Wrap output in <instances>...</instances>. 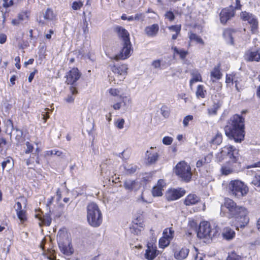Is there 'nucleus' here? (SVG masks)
Here are the masks:
<instances>
[{
	"label": "nucleus",
	"instance_id": "1",
	"mask_svg": "<svg viewBox=\"0 0 260 260\" xmlns=\"http://www.w3.org/2000/svg\"><path fill=\"white\" fill-rule=\"evenodd\" d=\"M238 150L232 145H226L222 148L221 151L217 154V159L218 161L226 160L228 164L223 165L220 169L223 175H228L234 172V169L231 163H235L239 160Z\"/></svg>",
	"mask_w": 260,
	"mask_h": 260
},
{
	"label": "nucleus",
	"instance_id": "2",
	"mask_svg": "<svg viewBox=\"0 0 260 260\" xmlns=\"http://www.w3.org/2000/svg\"><path fill=\"white\" fill-rule=\"evenodd\" d=\"M244 118L238 114L234 115L224 128L225 135L236 142H241L244 137Z\"/></svg>",
	"mask_w": 260,
	"mask_h": 260
},
{
	"label": "nucleus",
	"instance_id": "3",
	"mask_svg": "<svg viewBox=\"0 0 260 260\" xmlns=\"http://www.w3.org/2000/svg\"><path fill=\"white\" fill-rule=\"evenodd\" d=\"M87 212L89 224L93 227L99 226L102 222L103 216L98 206L93 202L89 203L87 207Z\"/></svg>",
	"mask_w": 260,
	"mask_h": 260
},
{
	"label": "nucleus",
	"instance_id": "4",
	"mask_svg": "<svg viewBox=\"0 0 260 260\" xmlns=\"http://www.w3.org/2000/svg\"><path fill=\"white\" fill-rule=\"evenodd\" d=\"M229 193L237 198H241L245 196L249 191L247 186L242 181L239 180H232L228 186Z\"/></svg>",
	"mask_w": 260,
	"mask_h": 260
},
{
	"label": "nucleus",
	"instance_id": "5",
	"mask_svg": "<svg viewBox=\"0 0 260 260\" xmlns=\"http://www.w3.org/2000/svg\"><path fill=\"white\" fill-rule=\"evenodd\" d=\"M174 172L182 181L189 182L192 176L190 166L185 161L179 162L175 166Z\"/></svg>",
	"mask_w": 260,
	"mask_h": 260
},
{
	"label": "nucleus",
	"instance_id": "6",
	"mask_svg": "<svg viewBox=\"0 0 260 260\" xmlns=\"http://www.w3.org/2000/svg\"><path fill=\"white\" fill-rule=\"evenodd\" d=\"M218 229L217 227L212 228L208 221H203L200 224L197 236L200 239H211L217 235Z\"/></svg>",
	"mask_w": 260,
	"mask_h": 260
},
{
	"label": "nucleus",
	"instance_id": "7",
	"mask_svg": "<svg viewBox=\"0 0 260 260\" xmlns=\"http://www.w3.org/2000/svg\"><path fill=\"white\" fill-rule=\"evenodd\" d=\"M57 240L60 251L66 255H71L74 253V249L67 234L59 232Z\"/></svg>",
	"mask_w": 260,
	"mask_h": 260
},
{
	"label": "nucleus",
	"instance_id": "8",
	"mask_svg": "<svg viewBox=\"0 0 260 260\" xmlns=\"http://www.w3.org/2000/svg\"><path fill=\"white\" fill-rule=\"evenodd\" d=\"M234 217L235 218L236 229L238 230L239 228H244L249 223V218L248 216V211L244 207L241 208L239 212Z\"/></svg>",
	"mask_w": 260,
	"mask_h": 260
},
{
	"label": "nucleus",
	"instance_id": "9",
	"mask_svg": "<svg viewBox=\"0 0 260 260\" xmlns=\"http://www.w3.org/2000/svg\"><path fill=\"white\" fill-rule=\"evenodd\" d=\"M241 19L244 21H247L250 25L251 31L252 34L257 32L258 21L252 14L246 11L242 12L240 13Z\"/></svg>",
	"mask_w": 260,
	"mask_h": 260
},
{
	"label": "nucleus",
	"instance_id": "10",
	"mask_svg": "<svg viewBox=\"0 0 260 260\" xmlns=\"http://www.w3.org/2000/svg\"><path fill=\"white\" fill-rule=\"evenodd\" d=\"M122 48L120 53L114 56L112 59L115 60H123L129 57L133 51L131 42L122 43Z\"/></svg>",
	"mask_w": 260,
	"mask_h": 260
},
{
	"label": "nucleus",
	"instance_id": "11",
	"mask_svg": "<svg viewBox=\"0 0 260 260\" xmlns=\"http://www.w3.org/2000/svg\"><path fill=\"white\" fill-rule=\"evenodd\" d=\"M222 208H225L228 210V213L230 215L234 217L235 214H237L238 212L243 207L238 206L236 203L234 202L232 200L227 198L225 199L223 205L222 206Z\"/></svg>",
	"mask_w": 260,
	"mask_h": 260
},
{
	"label": "nucleus",
	"instance_id": "12",
	"mask_svg": "<svg viewBox=\"0 0 260 260\" xmlns=\"http://www.w3.org/2000/svg\"><path fill=\"white\" fill-rule=\"evenodd\" d=\"M81 73L77 68H72L66 75V83L72 86L80 78Z\"/></svg>",
	"mask_w": 260,
	"mask_h": 260
},
{
	"label": "nucleus",
	"instance_id": "13",
	"mask_svg": "<svg viewBox=\"0 0 260 260\" xmlns=\"http://www.w3.org/2000/svg\"><path fill=\"white\" fill-rule=\"evenodd\" d=\"M185 193V191L182 188L171 189L166 193L167 200L169 201L176 200L183 197Z\"/></svg>",
	"mask_w": 260,
	"mask_h": 260
},
{
	"label": "nucleus",
	"instance_id": "14",
	"mask_svg": "<svg viewBox=\"0 0 260 260\" xmlns=\"http://www.w3.org/2000/svg\"><path fill=\"white\" fill-rule=\"evenodd\" d=\"M235 15V11L233 6H231L230 8L223 9L220 14V21L222 23L225 24Z\"/></svg>",
	"mask_w": 260,
	"mask_h": 260
},
{
	"label": "nucleus",
	"instance_id": "15",
	"mask_svg": "<svg viewBox=\"0 0 260 260\" xmlns=\"http://www.w3.org/2000/svg\"><path fill=\"white\" fill-rule=\"evenodd\" d=\"M29 19V15L27 12H22L17 15V18L12 20V24L14 26H18L22 24L24 22H27Z\"/></svg>",
	"mask_w": 260,
	"mask_h": 260
},
{
	"label": "nucleus",
	"instance_id": "16",
	"mask_svg": "<svg viewBox=\"0 0 260 260\" xmlns=\"http://www.w3.org/2000/svg\"><path fill=\"white\" fill-rule=\"evenodd\" d=\"M115 31L117 33L118 37L121 40L122 43H128L130 42L129 34L124 28L121 26H117Z\"/></svg>",
	"mask_w": 260,
	"mask_h": 260
},
{
	"label": "nucleus",
	"instance_id": "17",
	"mask_svg": "<svg viewBox=\"0 0 260 260\" xmlns=\"http://www.w3.org/2000/svg\"><path fill=\"white\" fill-rule=\"evenodd\" d=\"M200 201V198L196 194L190 193L184 200L183 203L186 206L196 205Z\"/></svg>",
	"mask_w": 260,
	"mask_h": 260
},
{
	"label": "nucleus",
	"instance_id": "18",
	"mask_svg": "<svg viewBox=\"0 0 260 260\" xmlns=\"http://www.w3.org/2000/svg\"><path fill=\"white\" fill-rule=\"evenodd\" d=\"M156 255V247L153 246L150 243H148L145 253V257L148 260H153Z\"/></svg>",
	"mask_w": 260,
	"mask_h": 260
},
{
	"label": "nucleus",
	"instance_id": "19",
	"mask_svg": "<svg viewBox=\"0 0 260 260\" xmlns=\"http://www.w3.org/2000/svg\"><path fill=\"white\" fill-rule=\"evenodd\" d=\"M159 27L157 24L146 26L144 29L145 35L149 37H155L159 31Z\"/></svg>",
	"mask_w": 260,
	"mask_h": 260
},
{
	"label": "nucleus",
	"instance_id": "20",
	"mask_svg": "<svg viewBox=\"0 0 260 260\" xmlns=\"http://www.w3.org/2000/svg\"><path fill=\"white\" fill-rule=\"evenodd\" d=\"M147 161L149 164L155 163L158 159V155L157 152L151 147L146 152Z\"/></svg>",
	"mask_w": 260,
	"mask_h": 260
},
{
	"label": "nucleus",
	"instance_id": "21",
	"mask_svg": "<svg viewBox=\"0 0 260 260\" xmlns=\"http://www.w3.org/2000/svg\"><path fill=\"white\" fill-rule=\"evenodd\" d=\"M244 58L248 61H259L260 60V53L258 51L248 50L245 54Z\"/></svg>",
	"mask_w": 260,
	"mask_h": 260
},
{
	"label": "nucleus",
	"instance_id": "22",
	"mask_svg": "<svg viewBox=\"0 0 260 260\" xmlns=\"http://www.w3.org/2000/svg\"><path fill=\"white\" fill-rule=\"evenodd\" d=\"M128 68L127 66L125 64H122L120 66L116 67L114 66L112 68V71L117 76H121V78L120 79L121 80L122 79L124 78V76L127 74V70Z\"/></svg>",
	"mask_w": 260,
	"mask_h": 260
},
{
	"label": "nucleus",
	"instance_id": "23",
	"mask_svg": "<svg viewBox=\"0 0 260 260\" xmlns=\"http://www.w3.org/2000/svg\"><path fill=\"white\" fill-rule=\"evenodd\" d=\"M222 74L220 72V64L215 67L210 72L211 81L214 83L216 80L221 78Z\"/></svg>",
	"mask_w": 260,
	"mask_h": 260
},
{
	"label": "nucleus",
	"instance_id": "24",
	"mask_svg": "<svg viewBox=\"0 0 260 260\" xmlns=\"http://www.w3.org/2000/svg\"><path fill=\"white\" fill-rule=\"evenodd\" d=\"M222 236L223 239L227 240H231L235 237V232L230 227H225L223 229Z\"/></svg>",
	"mask_w": 260,
	"mask_h": 260
},
{
	"label": "nucleus",
	"instance_id": "25",
	"mask_svg": "<svg viewBox=\"0 0 260 260\" xmlns=\"http://www.w3.org/2000/svg\"><path fill=\"white\" fill-rule=\"evenodd\" d=\"M213 155L211 153H209L204 158L198 160L196 163V167L200 168L205 165L210 163L212 159Z\"/></svg>",
	"mask_w": 260,
	"mask_h": 260
},
{
	"label": "nucleus",
	"instance_id": "26",
	"mask_svg": "<svg viewBox=\"0 0 260 260\" xmlns=\"http://www.w3.org/2000/svg\"><path fill=\"white\" fill-rule=\"evenodd\" d=\"M139 221L138 218L134 221V224L131 228V231L132 233L136 235H139L140 234L141 231L143 230V224L141 222H138Z\"/></svg>",
	"mask_w": 260,
	"mask_h": 260
},
{
	"label": "nucleus",
	"instance_id": "27",
	"mask_svg": "<svg viewBox=\"0 0 260 260\" xmlns=\"http://www.w3.org/2000/svg\"><path fill=\"white\" fill-rule=\"evenodd\" d=\"M189 252V249L186 248H182L179 251L175 252L174 256L176 259H183L186 257Z\"/></svg>",
	"mask_w": 260,
	"mask_h": 260
},
{
	"label": "nucleus",
	"instance_id": "28",
	"mask_svg": "<svg viewBox=\"0 0 260 260\" xmlns=\"http://www.w3.org/2000/svg\"><path fill=\"white\" fill-rule=\"evenodd\" d=\"M70 94H69L65 99V101L68 103H73L75 100V95L78 93V91L74 86H72L70 87Z\"/></svg>",
	"mask_w": 260,
	"mask_h": 260
},
{
	"label": "nucleus",
	"instance_id": "29",
	"mask_svg": "<svg viewBox=\"0 0 260 260\" xmlns=\"http://www.w3.org/2000/svg\"><path fill=\"white\" fill-rule=\"evenodd\" d=\"M56 15L53 12V10L48 8L43 14V17L45 20L48 21H53L56 19Z\"/></svg>",
	"mask_w": 260,
	"mask_h": 260
},
{
	"label": "nucleus",
	"instance_id": "30",
	"mask_svg": "<svg viewBox=\"0 0 260 260\" xmlns=\"http://www.w3.org/2000/svg\"><path fill=\"white\" fill-rule=\"evenodd\" d=\"M236 74L235 73H232L230 74H227L226 75V79H225V82L228 84L232 83H233V81H234L235 83V87L237 91H240V88L238 86V80H235L236 79Z\"/></svg>",
	"mask_w": 260,
	"mask_h": 260
},
{
	"label": "nucleus",
	"instance_id": "31",
	"mask_svg": "<svg viewBox=\"0 0 260 260\" xmlns=\"http://www.w3.org/2000/svg\"><path fill=\"white\" fill-rule=\"evenodd\" d=\"M192 78L190 81V86L191 87L193 83L198 81H202V77L198 71H193L191 72Z\"/></svg>",
	"mask_w": 260,
	"mask_h": 260
},
{
	"label": "nucleus",
	"instance_id": "32",
	"mask_svg": "<svg viewBox=\"0 0 260 260\" xmlns=\"http://www.w3.org/2000/svg\"><path fill=\"white\" fill-rule=\"evenodd\" d=\"M123 186L126 189L128 190H132L136 188L137 186V183L134 180H126L124 182Z\"/></svg>",
	"mask_w": 260,
	"mask_h": 260
},
{
	"label": "nucleus",
	"instance_id": "33",
	"mask_svg": "<svg viewBox=\"0 0 260 260\" xmlns=\"http://www.w3.org/2000/svg\"><path fill=\"white\" fill-rule=\"evenodd\" d=\"M16 135L15 139L16 141V145L18 146L24 141V137H23V132L21 130L16 128Z\"/></svg>",
	"mask_w": 260,
	"mask_h": 260
},
{
	"label": "nucleus",
	"instance_id": "34",
	"mask_svg": "<svg viewBox=\"0 0 260 260\" xmlns=\"http://www.w3.org/2000/svg\"><path fill=\"white\" fill-rule=\"evenodd\" d=\"M174 233V231L172 228L166 229L163 232V236L162 237H165L171 241L173 238Z\"/></svg>",
	"mask_w": 260,
	"mask_h": 260
},
{
	"label": "nucleus",
	"instance_id": "35",
	"mask_svg": "<svg viewBox=\"0 0 260 260\" xmlns=\"http://www.w3.org/2000/svg\"><path fill=\"white\" fill-rule=\"evenodd\" d=\"M190 41L196 42L197 43L204 45V42L203 39L198 35L194 33H190L189 36Z\"/></svg>",
	"mask_w": 260,
	"mask_h": 260
},
{
	"label": "nucleus",
	"instance_id": "36",
	"mask_svg": "<svg viewBox=\"0 0 260 260\" xmlns=\"http://www.w3.org/2000/svg\"><path fill=\"white\" fill-rule=\"evenodd\" d=\"M206 93V91L204 89L202 85H199L197 87L196 94L198 98H204Z\"/></svg>",
	"mask_w": 260,
	"mask_h": 260
},
{
	"label": "nucleus",
	"instance_id": "37",
	"mask_svg": "<svg viewBox=\"0 0 260 260\" xmlns=\"http://www.w3.org/2000/svg\"><path fill=\"white\" fill-rule=\"evenodd\" d=\"M170 241L165 237H161L159 241V246L160 247L164 248L169 245Z\"/></svg>",
	"mask_w": 260,
	"mask_h": 260
},
{
	"label": "nucleus",
	"instance_id": "38",
	"mask_svg": "<svg viewBox=\"0 0 260 260\" xmlns=\"http://www.w3.org/2000/svg\"><path fill=\"white\" fill-rule=\"evenodd\" d=\"M251 184L260 189V175H255L251 180Z\"/></svg>",
	"mask_w": 260,
	"mask_h": 260
},
{
	"label": "nucleus",
	"instance_id": "39",
	"mask_svg": "<svg viewBox=\"0 0 260 260\" xmlns=\"http://www.w3.org/2000/svg\"><path fill=\"white\" fill-rule=\"evenodd\" d=\"M162 189L160 187L155 186L152 190V194L154 197H160L162 195Z\"/></svg>",
	"mask_w": 260,
	"mask_h": 260
},
{
	"label": "nucleus",
	"instance_id": "40",
	"mask_svg": "<svg viewBox=\"0 0 260 260\" xmlns=\"http://www.w3.org/2000/svg\"><path fill=\"white\" fill-rule=\"evenodd\" d=\"M18 218L21 222H23L26 220V212L24 210H20L16 212Z\"/></svg>",
	"mask_w": 260,
	"mask_h": 260
},
{
	"label": "nucleus",
	"instance_id": "41",
	"mask_svg": "<svg viewBox=\"0 0 260 260\" xmlns=\"http://www.w3.org/2000/svg\"><path fill=\"white\" fill-rule=\"evenodd\" d=\"M40 219L41 220L42 224L47 226L50 225L52 221V218L49 215L43 216V217Z\"/></svg>",
	"mask_w": 260,
	"mask_h": 260
},
{
	"label": "nucleus",
	"instance_id": "42",
	"mask_svg": "<svg viewBox=\"0 0 260 260\" xmlns=\"http://www.w3.org/2000/svg\"><path fill=\"white\" fill-rule=\"evenodd\" d=\"M161 113L165 118H168L170 115V111L168 107L163 106L160 109Z\"/></svg>",
	"mask_w": 260,
	"mask_h": 260
},
{
	"label": "nucleus",
	"instance_id": "43",
	"mask_svg": "<svg viewBox=\"0 0 260 260\" xmlns=\"http://www.w3.org/2000/svg\"><path fill=\"white\" fill-rule=\"evenodd\" d=\"M219 108V106L217 104H214L213 106L208 109L209 115H215Z\"/></svg>",
	"mask_w": 260,
	"mask_h": 260
},
{
	"label": "nucleus",
	"instance_id": "44",
	"mask_svg": "<svg viewBox=\"0 0 260 260\" xmlns=\"http://www.w3.org/2000/svg\"><path fill=\"white\" fill-rule=\"evenodd\" d=\"M227 260H242L240 256L237 255L235 252H231Z\"/></svg>",
	"mask_w": 260,
	"mask_h": 260
},
{
	"label": "nucleus",
	"instance_id": "45",
	"mask_svg": "<svg viewBox=\"0 0 260 260\" xmlns=\"http://www.w3.org/2000/svg\"><path fill=\"white\" fill-rule=\"evenodd\" d=\"M169 29L172 32L180 33L181 30V25H172L168 27Z\"/></svg>",
	"mask_w": 260,
	"mask_h": 260
},
{
	"label": "nucleus",
	"instance_id": "46",
	"mask_svg": "<svg viewBox=\"0 0 260 260\" xmlns=\"http://www.w3.org/2000/svg\"><path fill=\"white\" fill-rule=\"evenodd\" d=\"M11 160L13 161L12 158L11 157H8L6 158L5 160H4V161L2 162V167L3 170H4L5 169V168H6V166L8 164H11ZM13 165H14V162L13 161V162L12 164V166H13Z\"/></svg>",
	"mask_w": 260,
	"mask_h": 260
},
{
	"label": "nucleus",
	"instance_id": "47",
	"mask_svg": "<svg viewBox=\"0 0 260 260\" xmlns=\"http://www.w3.org/2000/svg\"><path fill=\"white\" fill-rule=\"evenodd\" d=\"M222 142V136L219 134H217L212 139V143L216 145H219Z\"/></svg>",
	"mask_w": 260,
	"mask_h": 260
},
{
	"label": "nucleus",
	"instance_id": "48",
	"mask_svg": "<svg viewBox=\"0 0 260 260\" xmlns=\"http://www.w3.org/2000/svg\"><path fill=\"white\" fill-rule=\"evenodd\" d=\"M83 6V3L81 2H74L72 4V9L74 10H78Z\"/></svg>",
	"mask_w": 260,
	"mask_h": 260
},
{
	"label": "nucleus",
	"instance_id": "49",
	"mask_svg": "<svg viewBox=\"0 0 260 260\" xmlns=\"http://www.w3.org/2000/svg\"><path fill=\"white\" fill-rule=\"evenodd\" d=\"M25 145L26 146V149L25 150V153L26 154L31 153L34 150L33 145L28 141L26 142Z\"/></svg>",
	"mask_w": 260,
	"mask_h": 260
},
{
	"label": "nucleus",
	"instance_id": "50",
	"mask_svg": "<svg viewBox=\"0 0 260 260\" xmlns=\"http://www.w3.org/2000/svg\"><path fill=\"white\" fill-rule=\"evenodd\" d=\"M173 140V139L172 137L166 136L163 138L162 143L165 145H169L172 143Z\"/></svg>",
	"mask_w": 260,
	"mask_h": 260
},
{
	"label": "nucleus",
	"instance_id": "51",
	"mask_svg": "<svg viewBox=\"0 0 260 260\" xmlns=\"http://www.w3.org/2000/svg\"><path fill=\"white\" fill-rule=\"evenodd\" d=\"M46 154L48 155H55L58 156H60L62 154V152L60 151H58V150H52L48 151L47 152Z\"/></svg>",
	"mask_w": 260,
	"mask_h": 260
},
{
	"label": "nucleus",
	"instance_id": "52",
	"mask_svg": "<svg viewBox=\"0 0 260 260\" xmlns=\"http://www.w3.org/2000/svg\"><path fill=\"white\" fill-rule=\"evenodd\" d=\"M193 119V116L192 115H188L184 117L183 120V125L186 127L188 126L189 121L192 120Z\"/></svg>",
	"mask_w": 260,
	"mask_h": 260
},
{
	"label": "nucleus",
	"instance_id": "53",
	"mask_svg": "<svg viewBox=\"0 0 260 260\" xmlns=\"http://www.w3.org/2000/svg\"><path fill=\"white\" fill-rule=\"evenodd\" d=\"M232 31H233L231 29L225 30L224 31L223 35L225 37H229L231 39V43L232 44H234V40H233V38L231 36Z\"/></svg>",
	"mask_w": 260,
	"mask_h": 260
},
{
	"label": "nucleus",
	"instance_id": "54",
	"mask_svg": "<svg viewBox=\"0 0 260 260\" xmlns=\"http://www.w3.org/2000/svg\"><path fill=\"white\" fill-rule=\"evenodd\" d=\"M3 6L5 8H9L13 5V0H3Z\"/></svg>",
	"mask_w": 260,
	"mask_h": 260
},
{
	"label": "nucleus",
	"instance_id": "55",
	"mask_svg": "<svg viewBox=\"0 0 260 260\" xmlns=\"http://www.w3.org/2000/svg\"><path fill=\"white\" fill-rule=\"evenodd\" d=\"M124 123V120L123 119H118L115 122V125L118 128L121 129L123 127Z\"/></svg>",
	"mask_w": 260,
	"mask_h": 260
},
{
	"label": "nucleus",
	"instance_id": "56",
	"mask_svg": "<svg viewBox=\"0 0 260 260\" xmlns=\"http://www.w3.org/2000/svg\"><path fill=\"white\" fill-rule=\"evenodd\" d=\"M54 200V198L53 197H51L49 200L48 201H47V207L49 208V211H50V213H54V209L51 207V205H52V202Z\"/></svg>",
	"mask_w": 260,
	"mask_h": 260
},
{
	"label": "nucleus",
	"instance_id": "57",
	"mask_svg": "<svg viewBox=\"0 0 260 260\" xmlns=\"http://www.w3.org/2000/svg\"><path fill=\"white\" fill-rule=\"evenodd\" d=\"M109 92L111 95L116 96L119 95L120 91L116 88H110L109 90Z\"/></svg>",
	"mask_w": 260,
	"mask_h": 260
},
{
	"label": "nucleus",
	"instance_id": "58",
	"mask_svg": "<svg viewBox=\"0 0 260 260\" xmlns=\"http://www.w3.org/2000/svg\"><path fill=\"white\" fill-rule=\"evenodd\" d=\"M166 17L170 21H173L174 19V15L171 11H168L165 14Z\"/></svg>",
	"mask_w": 260,
	"mask_h": 260
},
{
	"label": "nucleus",
	"instance_id": "59",
	"mask_svg": "<svg viewBox=\"0 0 260 260\" xmlns=\"http://www.w3.org/2000/svg\"><path fill=\"white\" fill-rule=\"evenodd\" d=\"M136 170L137 167L136 166H128L126 168V172L129 174L135 173L136 171Z\"/></svg>",
	"mask_w": 260,
	"mask_h": 260
},
{
	"label": "nucleus",
	"instance_id": "60",
	"mask_svg": "<svg viewBox=\"0 0 260 260\" xmlns=\"http://www.w3.org/2000/svg\"><path fill=\"white\" fill-rule=\"evenodd\" d=\"M144 18V15L143 13H137L134 17L135 20L137 21H143Z\"/></svg>",
	"mask_w": 260,
	"mask_h": 260
},
{
	"label": "nucleus",
	"instance_id": "61",
	"mask_svg": "<svg viewBox=\"0 0 260 260\" xmlns=\"http://www.w3.org/2000/svg\"><path fill=\"white\" fill-rule=\"evenodd\" d=\"M7 144V140L3 137H0V151L3 150V146Z\"/></svg>",
	"mask_w": 260,
	"mask_h": 260
},
{
	"label": "nucleus",
	"instance_id": "62",
	"mask_svg": "<svg viewBox=\"0 0 260 260\" xmlns=\"http://www.w3.org/2000/svg\"><path fill=\"white\" fill-rule=\"evenodd\" d=\"M165 185H166V183H165L164 180L162 179H160L158 181L157 183L156 186L162 189L163 187L165 186Z\"/></svg>",
	"mask_w": 260,
	"mask_h": 260
},
{
	"label": "nucleus",
	"instance_id": "63",
	"mask_svg": "<svg viewBox=\"0 0 260 260\" xmlns=\"http://www.w3.org/2000/svg\"><path fill=\"white\" fill-rule=\"evenodd\" d=\"M7 40V36L4 34H0V43L4 44Z\"/></svg>",
	"mask_w": 260,
	"mask_h": 260
},
{
	"label": "nucleus",
	"instance_id": "64",
	"mask_svg": "<svg viewBox=\"0 0 260 260\" xmlns=\"http://www.w3.org/2000/svg\"><path fill=\"white\" fill-rule=\"evenodd\" d=\"M152 65L155 68H158L160 67V60H155L153 61Z\"/></svg>",
	"mask_w": 260,
	"mask_h": 260
}]
</instances>
